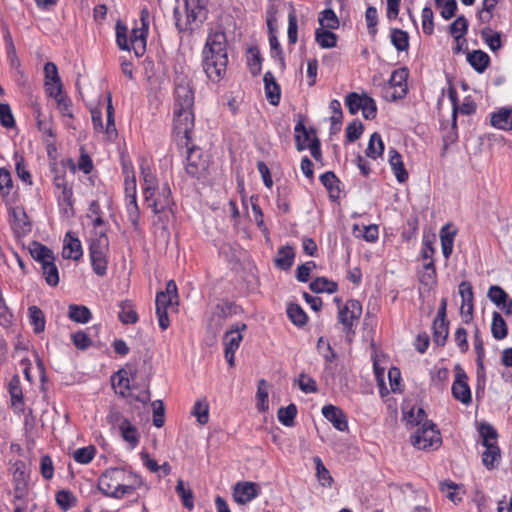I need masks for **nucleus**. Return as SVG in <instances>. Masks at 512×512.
Masks as SVG:
<instances>
[{
	"instance_id": "nucleus-43",
	"label": "nucleus",
	"mask_w": 512,
	"mask_h": 512,
	"mask_svg": "<svg viewBox=\"0 0 512 512\" xmlns=\"http://www.w3.org/2000/svg\"><path fill=\"white\" fill-rule=\"evenodd\" d=\"M192 415L196 417L197 422L205 425L209 421V404L206 398L197 400L191 411Z\"/></svg>"
},
{
	"instance_id": "nucleus-19",
	"label": "nucleus",
	"mask_w": 512,
	"mask_h": 512,
	"mask_svg": "<svg viewBox=\"0 0 512 512\" xmlns=\"http://www.w3.org/2000/svg\"><path fill=\"white\" fill-rule=\"evenodd\" d=\"M258 495V486L253 482L237 483L233 497L237 503L245 504Z\"/></svg>"
},
{
	"instance_id": "nucleus-24",
	"label": "nucleus",
	"mask_w": 512,
	"mask_h": 512,
	"mask_svg": "<svg viewBox=\"0 0 512 512\" xmlns=\"http://www.w3.org/2000/svg\"><path fill=\"white\" fill-rule=\"evenodd\" d=\"M295 256L296 253L292 246H281L274 258V265L281 270L287 271L292 267Z\"/></svg>"
},
{
	"instance_id": "nucleus-6",
	"label": "nucleus",
	"mask_w": 512,
	"mask_h": 512,
	"mask_svg": "<svg viewBox=\"0 0 512 512\" xmlns=\"http://www.w3.org/2000/svg\"><path fill=\"white\" fill-rule=\"evenodd\" d=\"M123 468H110L106 470L98 479L99 491L111 498L121 499L123 498L122 493V482L123 479Z\"/></svg>"
},
{
	"instance_id": "nucleus-11",
	"label": "nucleus",
	"mask_w": 512,
	"mask_h": 512,
	"mask_svg": "<svg viewBox=\"0 0 512 512\" xmlns=\"http://www.w3.org/2000/svg\"><path fill=\"white\" fill-rule=\"evenodd\" d=\"M52 171L55 174L53 177V184L59 191L57 195L59 206L65 205L66 207L70 208L71 211H73L74 198L72 187L68 185V182L64 176V172L60 173L59 170L55 167L52 169Z\"/></svg>"
},
{
	"instance_id": "nucleus-4",
	"label": "nucleus",
	"mask_w": 512,
	"mask_h": 512,
	"mask_svg": "<svg viewBox=\"0 0 512 512\" xmlns=\"http://www.w3.org/2000/svg\"><path fill=\"white\" fill-rule=\"evenodd\" d=\"M412 445L420 450L437 449L441 443L440 431L432 421H425L411 435Z\"/></svg>"
},
{
	"instance_id": "nucleus-62",
	"label": "nucleus",
	"mask_w": 512,
	"mask_h": 512,
	"mask_svg": "<svg viewBox=\"0 0 512 512\" xmlns=\"http://www.w3.org/2000/svg\"><path fill=\"white\" fill-rule=\"evenodd\" d=\"M96 449L94 446L79 448L74 451L73 458L77 463L88 464L95 456Z\"/></svg>"
},
{
	"instance_id": "nucleus-25",
	"label": "nucleus",
	"mask_w": 512,
	"mask_h": 512,
	"mask_svg": "<svg viewBox=\"0 0 512 512\" xmlns=\"http://www.w3.org/2000/svg\"><path fill=\"white\" fill-rule=\"evenodd\" d=\"M8 391L11 397V405L12 407L18 411H23L24 406V397L21 387V381L18 375H14L9 384H8Z\"/></svg>"
},
{
	"instance_id": "nucleus-9",
	"label": "nucleus",
	"mask_w": 512,
	"mask_h": 512,
	"mask_svg": "<svg viewBox=\"0 0 512 512\" xmlns=\"http://www.w3.org/2000/svg\"><path fill=\"white\" fill-rule=\"evenodd\" d=\"M173 122L176 133L183 134L188 144L194 127L193 108H173Z\"/></svg>"
},
{
	"instance_id": "nucleus-59",
	"label": "nucleus",
	"mask_w": 512,
	"mask_h": 512,
	"mask_svg": "<svg viewBox=\"0 0 512 512\" xmlns=\"http://www.w3.org/2000/svg\"><path fill=\"white\" fill-rule=\"evenodd\" d=\"M313 462L315 463L316 476H317L319 482L321 483V485L330 486L333 479L330 475V472L328 471V469L325 467L322 460L320 459V457L315 456L313 458Z\"/></svg>"
},
{
	"instance_id": "nucleus-10",
	"label": "nucleus",
	"mask_w": 512,
	"mask_h": 512,
	"mask_svg": "<svg viewBox=\"0 0 512 512\" xmlns=\"http://www.w3.org/2000/svg\"><path fill=\"white\" fill-rule=\"evenodd\" d=\"M155 190L156 186H151L150 184L144 186L143 195L147 206L151 208L155 214H159L168 209L173 202L168 184H165L166 196L163 199H157V197H155Z\"/></svg>"
},
{
	"instance_id": "nucleus-57",
	"label": "nucleus",
	"mask_w": 512,
	"mask_h": 512,
	"mask_svg": "<svg viewBox=\"0 0 512 512\" xmlns=\"http://www.w3.org/2000/svg\"><path fill=\"white\" fill-rule=\"evenodd\" d=\"M176 492L181 497L183 506L189 510L194 507L193 493L190 488L185 487V483L182 479L177 481Z\"/></svg>"
},
{
	"instance_id": "nucleus-29",
	"label": "nucleus",
	"mask_w": 512,
	"mask_h": 512,
	"mask_svg": "<svg viewBox=\"0 0 512 512\" xmlns=\"http://www.w3.org/2000/svg\"><path fill=\"white\" fill-rule=\"evenodd\" d=\"M122 476L124 479L122 482V493L124 497L126 495H131L143 485V479L141 476L132 471H127L123 468Z\"/></svg>"
},
{
	"instance_id": "nucleus-36",
	"label": "nucleus",
	"mask_w": 512,
	"mask_h": 512,
	"mask_svg": "<svg viewBox=\"0 0 512 512\" xmlns=\"http://www.w3.org/2000/svg\"><path fill=\"white\" fill-rule=\"evenodd\" d=\"M390 40L392 45L399 52L407 51L409 48V34L402 29L392 28L390 31Z\"/></svg>"
},
{
	"instance_id": "nucleus-40",
	"label": "nucleus",
	"mask_w": 512,
	"mask_h": 512,
	"mask_svg": "<svg viewBox=\"0 0 512 512\" xmlns=\"http://www.w3.org/2000/svg\"><path fill=\"white\" fill-rule=\"evenodd\" d=\"M314 293H335L338 289L336 282L327 279L326 277H317L309 285Z\"/></svg>"
},
{
	"instance_id": "nucleus-50",
	"label": "nucleus",
	"mask_w": 512,
	"mask_h": 512,
	"mask_svg": "<svg viewBox=\"0 0 512 512\" xmlns=\"http://www.w3.org/2000/svg\"><path fill=\"white\" fill-rule=\"evenodd\" d=\"M334 302L337 304V307L339 308L338 322L343 325V330H346L348 333L352 326V315L350 317L348 316V304L350 303V300H348L346 305H344L343 307L341 306L342 299L340 297H335Z\"/></svg>"
},
{
	"instance_id": "nucleus-33",
	"label": "nucleus",
	"mask_w": 512,
	"mask_h": 512,
	"mask_svg": "<svg viewBox=\"0 0 512 512\" xmlns=\"http://www.w3.org/2000/svg\"><path fill=\"white\" fill-rule=\"evenodd\" d=\"M321 183L329 192L330 198L337 200L340 198L339 179L331 171L325 172L320 176Z\"/></svg>"
},
{
	"instance_id": "nucleus-38",
	"label": "nucleus",
	"mask_w": 512,
	"mask_h": 512,
	"mask_svg": "<svg viewBox=\"0 0 512 512\" xmlns=\"http://www.w3.org/2000/svg\"><path fill=\"white\" fill-rule=\"evenodd\" d=\"M491 333L496 340L504 339L508 334L507 324L499 312H493Z\"/></svg>"
},
{
	"instance_id": "nucleus-48",
	"label": "nucleus",
	"mask_w": 512,
	"mask_h": 512,
	"mask_svg": "<svg viewBox=\"0 0 512 512\" xmlns=\"http://www.w3.org/2000/svg\"><path fill=\"white\" fill-rule=\"evenodd\" d=\"M296 415L297 407L293 403L286 407H281L277 413L278 420L286 427H292L294 425Z\"/></svg>"
},
{
	"instance_id": "nucleus-5",
	"label": "nucleus",
	"mask_w": 512,
	"mask_h": 512,
	"mask_svg": "<svg viewBox=\"0 0 512 512\" xmlns=\"http://www.w3.org/2000/svg\"><path fill=\"white\" fill-rule=\"evenodd\" d=\"M408 77L409 69L407 67H400L392 72L387 85L384 87V98L388 102H395L407 95Z\"/></svg>"
},
{
	"instance_id": "nucleus-8",
	"label": "nucleus",
	"mask_w": 512,
	"mask_h": 512,
	"mask_svg": "<svg viewBox=\"0 0 512 512\" xmlns=\"http://www.w3.org/2000/svg\"><path fill=\"white\" fill-rule=\"evenodd\" d=\"M208 166V160L203 157L200 148L193 146L187 149L185 171L190 177L196 179L205 177Z\"/></svg>"
},
{
	"instance_id": "nucleus-51",
	"label": "nucleus",
	"mask_w": 512,
	"mask_h": 512,
	"mask_svg": "<svg viewBox=\"0 0 512 512\" xmlns=\"http://www.w3.org/2000/svg\"><path fill=\"white\" fill-rule=\"evenodd\" d=\"M57 505L63 510L68 511L76 505L77 498L69 490H60L55 497Z\"/></svg>"
},
{
	"instance_id": "nucleus-30",
	"label": "nucleus",
	"mask_w": 512,
	"mask_h": 512,
	"mask_svg": "<svg viewBox=\"0 0 512 512\" xmlns=\"http://www.w3.org/2000/svg\"><path fill=\"white\" fill-rule=\"evenodd\" d=\"M433 341L438 347H443L449 335V321L433 320Z\"/></svg>"
},
{
	"instance_id": "nucleus-7",
	"label": "nucleus",
	"mask_w": 512,
	"mask_h": 512,
	"mask_svg": "<svg viewBox=\"0 0 512 512\" xmlns=\"http://www.w3.org/2000/svg\"><path fill=\"white\" fill-rule=\"evenodd\" d=\"M194 91L191 81L186 75H177L174 78V104L173 108H193Z\"/></svg>"
},
{
	"instance_id": "nucleus-12",
	"label": "nucleus",
	"mask_w": 512,
	"mask_h": 512,
	"mask_svg": "<svg viewBox=\"0 0 512 512\" xmlns=\"http://www.w3.org/2000/svg\"><path fill=\"white\" fill-rule=\"evenodd\" d=\"M459 294L462 299V305L460 308V313L463 319V322L468 324L473 319V310H474V293L473 287L470 281H462L459 284Z\"/></svg>"
},
{
	"instance_id": "nucleus-58",
	"label": "nucleus",
	"mask_w": 512,
	"mask_h": 512,
	"mask_svg": "<svg viewBox=\"0 0 512 512\" xmlns=\"http://www.w3.org/2000/svg\"><path fill=\"white\" fill-rule=\"evenodd\" d=\"M491 32V29L489 27L484 28L481 31V37L485 41V43L488 45V47L493 51L496 52L502 47V40H501V34L499 32H495L493 35H489Z\"/></svg>"
},
{
	"instance_id": "nucleus-46",
	"label": "nucleus",
	"mask_w": 512,
	"mask_h": 512,
	"mask_svg": "<svg viewBox=\"0 0 512 512\" xmlns=\"http://www.w3.org/2000/svg\"><path fill=\"white\" fill-rule=\"evenodd\" d=\"M269 33V43L271 47V56L272 58L278 59L280 66L282 69H285V58L284 52L280 45V42L276 36V30H268Z\"/></svg>"
},
{
	"instance_id": "nucleus-42",
	"label": "nucleus",
	"mask_w": 512,
	"mask_h": 512,
	"mask_svg": "<svg viewBox=\"0 0 512 512\" xmlns=\"http://www.w3.org/2000/svg\"><path fill=\"white\" fill-rule=\"evenodd\" d=\"M384 152V143L382 141L381 135L377 132H374L369 140L368 147L366 149V155L369 158L376 159Z\"/></svg>"
},
{
	"instance_id": "nucleus-32",
	"label": "nucleus",
	"mask_w": 512,
	"mask_h": 512,
	"mask_svg": "<svg viewBox=\"0 0 512 512\" xmlns=\"http://www.w3.org/2000/svg\"><path fill=\"white\" fill-rule=\"evenodd\" d=\"M118 318L123 324H135L138 321V314L133 303L129 300L120 302Z\"/></svg>"
},
{
	"instance_id": "nucleus-23",
	"label": "nucleus",
	"mask_w": 512,
	"mask_h": 512,
	"mask_svg": "<svg viewBox=\"0 0 512 512\" xmlns=\"http://www.w3.org/2000/svg\"><path fill=\"white\" fill-rule=\"evenodd\" d=\"M467 62L479 74L486 71L491 63L490 56L483 50H473L467 53Z\"/></svg>"
},
{
	"instance_id": "nucleus-2",
	"label": "nucleus",
	"mask_w": 512,
	"mask_h": 512,
	"mask_svg": "<svg viewBox=\"0 0 512 512\" xmlns=\"http://www.w3.org/2000/svg\"><path fill=\"white\" fill-rule=\"evenodd\" d=\"M208 0H185L184 6L186 11L185 21L181 20V12L178 6L173 10L175 25L177 30L181 32L193 31L194 24L202 23L207 17Z\"/></svg>"
},
{
	"instance_id": "nucleus-17",
	"label": "nucleus",
	"mask_w": 512,
	"mask_h": 512,
	"mask_svg": "<svg viewBox=\"0 0 512 512\" xmlns=\"http://www.w3.org/2000/svg\"><path fill=\"white\" fill-rule=\"evenodd\" d=\"M82 255L83 250L80 240L73 232H67L63 244V258L78 261Z\"/></svg>"
},
{
	"instance_id": "nucleus-34",
	"label": "nucleus",
	"mask_w": 512,
	"mask_h": 512,
	"mask_svg": "<svg viewBox=\"0 0 512 512\" xmlns=\"http://www.w3.org/2000/svg\"><path fill=\"white\" fill-rule=\"evenodd\" d=\"M29 323L36 334L42 333L45 329V316L42 310L37 306L28 308Z\"/></svg>"
},
{
	"instance_id": "nucleus-37",
	"label": "nucleus",
	"mask_w": 512,
	"mask_h": 512,
	"mask_svg": "<svg viewBox=\"0 0 512 512\" xmlns=\"http://www.w3.org/2000/svg\"><path fill=\"white\" fill-rule=\"evenodd\" d=\"M242 339L243 337L238 326L227 331L223 336L224 352H235L239 348Z\"/></svg>"
},
{
	"instance_id": "nucleus-60",
	"label": "nucleus",
	"mask_w": 512,
	"mask_h": 512,
	"mask_svg": "<svg viewBox=\"0 0 512 512\" xmlns=\"http://www.w3.org/2000/svg\"><path fill=\"white\" fill-rule=\"evenodd\" d=\"M42 276L49 286L55 287L59 283V271L55 261L50 262L42 269Z\"/></svg>"
},
{
	"instance_id": "nucleus-49",
	"label": "nucleus",
	"mask_w": 512,
	"mask_h": 512,
	"mask_svg": "<svg viewBox=\"0 0 512 512\" xmlns=\"http://www.w3.org/2000/svg\"><path fill=\"white\" fill-rule=\"evenodd\" d=\"M329 108L332 112L331 115V132L336 133L340 131L341 124H342V109H341V103L334 99L330 102Z\"/></svg>"
},
{
	"instance_id": "nucleus-26",
	"label": "nucleus",
	"mask_w": 512,
	"mask_h": 512,
	"mask_svg": "<svg viewBox=\"0 0 512 512\" xmlns=\"http://www.w3.org/2000/svg\"><path fill=\"white\" fill-rule=\"evenodd\" d=\"M452 224H446L444 225L440 230V241H441V248H442V254L445 259H449L452 252H453V246H454V237L457 234L456 229H452Z\"/></svg>"
},
{
	"instance_id": "nucleus-45",
	"label": "nucleus",
	"mask_w": 512,
	"mask_h": 512,
	"mask_svg": "<svg viewBox=\"0 0 512 512\" xmlns=\"http://www.w3.org/2000/svg\"><path fill=\"white\" fill-rule=\"evenodd\" d=\"M122 438L128 442L133 448L137 446L139 442V433L137 428L131 424V422L124 421L123 426L119 429Z\"/></svg>"
},
{
	"instance_id": "nucleus-64",
	"label": "nucleus",
	"mask_w": 512,
	"mask_h": 512,
	"mask_svg": "<svg viewBox=\"0 0 512 512\" xmlns=\"http://www.w3.org/2000/svg\"><path fill=\"white\" fill-rule=\"evenodd\" d=\"M13 483L14 484H27L28 483V474L26 472V464L21 461L17 460L13 464Z\"/></svg>"
},
{
	"instance_id": "nucleus-1",
	"label": "nucleus",
	"mask_w": 512,
	"mask_h": 512,
	"mask_svg": "<svg viewBox=\"0 0 512 512\" xmlns=\"http://www.w3.org/2000/svg\"><path fill=\"white\" fill-rule=\"evenodd\" d=\"M228 64L227 37L223 31L209 33L203 48V69L207 77L214 81H220Z\"/></svg>"
},
{
	"instance_id": "nucleus-35",
	"label": "nucleus",
	"mask_w": 512,
	"mask_h": 512,
	"mask_svg": "<svg viewBox=\"0 0 512 512\" xmlns=\"http://www.w3.org/2000/svg\"><path fill=\"white\" fill-rule=\"evenodd\" d=\"M419 227V219L416 214H411L407 219L403 226L401 232V238L404 242H411L416 239L417 232Z\"/></svg>"
},
{
	"instance_id": "nucleus-44",
	"label": "nucleus",
	"mask_w": 512,
	"mask_h": 512,
	"mask_svg": "<svg viewBox=\"0 0 512 512\" xmlns=\"http://www.w3.org/2000/svg\"><path fill=\"white\" fill-rule=\"evenodd\" d=\"M315 40L322 48H332L336 45L337 37L330 29L318 28Z\"/></svg>"
},
{
	"instance_id": "nucleus-3",
	"label": "nucleus",
	"mask_w": 512,
	"mask_h": 512,
	"mask_svg": "<svg viewBox=\"0 0 512 512\" xmlns=\"http://www.w3.org/2000/svg\"><path fill=\"white\" fill-rule=\"evenodd\" d=\"M109 240L105 232L92 238L89 245V254L93 271L96 275L103 277L107 272V258L106 252L108 251Z\"/></svg>"
},
{
	"instance_id": "nucleus-47",
	"label": "nucleus",
	"mask_w": 512,
	"mask_h": 512,
	"mask_svg": "<svg viewBox=\"0 0 512 512\" xmlns=\"http://www.w3.org/2000/svg\"><path fill=\"white\" fill-rule=\"evenodd\" d=\"M12 188L13 181L11 173L5 168H0V195L6 202L11 201L9 196Z\"/></svg>"
},
{
	"instance_id": "nucleus-55",
	"label": "nucleus",
	"mask_w": 512,
	"mask_h": 512,
	"mask_svg": "<svg viewBox=\"0 0 512 512\" xmlns=\"http://www.w3.org/2000/svg\"><path fill=\"white\" fill-rule=\"evenodd\" d=\"M319 23L320 28L324 29H336L339 26V20L335 12L332 9H325L320 13Z\"/></svg>"
},
{
	"instance_id": "nucleus-54",
	"label": "nucleus",
	"mask_w": 512,
	"mask_h": 512,
	"mask_svg": "<svg viewBox=\"0 0 512 512\" xmlns=\"http://www.w3.org/2000/svg\"><path fill=\"white\" fill-rule=\"evenodd\" d=\"M289 319L297 326H303L307 322V315L298 304H290L287 308Z\"/></svg>"
},
{
	"instance_id": "nucleus-15",
	"label": "nucleus",
	"mask_w": 512,
	"mask_h": 512,
	"mask_svg": "<svg viewBox=\"0 0 512 512\" xmlns=\"http://www.w3.org/2000/svg\"><path fill=\"white\" fill-rule=\"evenodd\" d=\"M467 379L468 377L464 372L457 373L451 388L453 397L465 405H469L472 402L471 390Z\"/></svg>"
},
{
	"instance_id": "nucleus-61",
	"label": "nucleus",
	"mask_w": 512,
	"mask_h": 512,
	"mask_svg": "<svg viewBox=\"0 0 512 512\" xmlns=\"http://www.w3.org/2000/svg\"><path fill=\"white\" fill-rule=\"evenodd\" d=\"M45 81L56 83L57 91L63 89L61 78L58 74V68L53 62H47L44 65Z\"/></svg>"
},
{
	"instance_id": "nucleus-20",
	"label": "nucleus",
	"mask_w": 512,
	"mask_h": 512,
	"mask_svg": "<svg viewBox=\"0 0 512 512\" xmlns=\"http://www.w3.org/2000/svg\"><path fill=\"white\" fill-rule=\"evenodd\" d=\"M388 156L389 164L397 181L399 183L406 182L409 175L404 166L402 155L395 148H390L388 151Z\"/></svg>"
},
{
	"instance_id": "nucleus-39",
	"label": "nucleus",
	"mask_w": 512,
	"mask_h": 512,
	"mask_svg": "<svg viewBox=\"0 0 512 512\" xmlns=\"http://www.w3.org/2000/svg\"><path fill=\"white\" fill-rule=\"evenodd\" d=\"M354 237H361L369 243H375L379 238V228L376 224H370L362 228L354 224Z\"/></svg>"
},
{
	"instance_id": "nucleus-13",
	"label": "nucleus",
	"mask_w": 512,
	"mask_h": 512,
	"mask_svg": "<svg viewBox=\"0 0 512 512\" xmlns=\"http://www.w3.org/2000/svg\"><path fill=\"white\" fill-rule=\"evenodd\" d=\"M156 310H165L173 305H178V290L174 280H169L166 283L165 291H160L156 294Z\"/></svg>"
},
{
	"instance_id": "nucleus-27",
	"label": "nucleus",
	"mask_w": 512,
	"mask_h": 512,
	"mask_svg": "<svg viewBox=\"0 0 512 512\" xmlns=\"http://www.w3.org/2000/svg\"><path fill=\"white\" fill-rule=\"evenodd\" d=\"M483 446L485 451L482 453V463L486 469L493 470L501 460V449L497 443Z\"/></svg>"
},
{
	"instance_id": "nucleus-22",
	"label": "nucleus",
	"mask_w": 512,
	"mask_h": 512,
	"mask_svg": "<svg viewBox=\"0 0 512 512\" xmlns=\"http://www.w3.org/2000/svg\"><path fill=\"white\" fill-rule=\"evenodd\" d=\"M263 81L267 100L271 105L277 106L280 102L281 90L274 75L270 71L266 72Z\"/></svg>"
},
{
	"instance_id": "nucleus-41",
	"label": "nucleus",
	"mask_w": 512,
	"mask_h": 512,
	"mask_svg": "<svg viewBox=\"0 0 512 512\" xmlns=\"http://www.w3.org/2000/svg\"><path fill=\"white\" fill-rule=\"evenodd\" d=\"M469 28V22L464 15H459L449 26L450 34L455 38L456 41L463 38Z\"/></svg>"
},
{
	"instance_id": "nucleus-14",
	"label": "nucleus",
	"mask_w": 512,
	"mask_h": 512,
	"mask_svg": "<svg viewBox=\"0 0 512 512\" xmlns=\"http://www.w3.org/2000/svg\"><path fill=\"white\" fill-rule=\"evenodd\" d=\"M361 110L366 120H374L377 116L376 101L366 93L358 94L354 92V114Z\"/></svg>"
},
{
	"instance_id": "nucleus-21",
	"label": "nucleus",
	"mask_w": 512,
	"mask_h": 512,
	"mask_svg": "<svg viewBox=\"0 0 512 512\" xmlns=\"http://www.w3.org/2000/svg\"><path fill=\"white\" fill-rule=\"evenodd\" d=\"M490 124L497 129L512 130V108L502 107L490 114Z\"/></svg>"
},
{
	"instance_id": "nucleus-52",
	"label": "nucleus",
	"mask_w": 512,
	"mask_h": 512,
	"mask_svg": "<svg viewBox=\"0 0 512 512\" xmlns=\"http://www.w3.org/2000/svg\"><path fill=\"white\" fill-rule=\"evenodd\" d=\"M487 296L498 307H505L508 300L507 292L498 285L490 286Z\"/></svg>"
},
{
	"instance_id": "nucleus-53",
	"label": "nucleus",
	"mask_w": 512,
	"mask_h": 512,
	"mask_svg": "<svg viewBox=\"0 0 512 512\" xmlns=\"http://www.w3.org/2000/svg\"><path fill=\"white\" fill-rule=\"evenodd\" d=\"M479 434L482 438V445L497 443L498 432L491 424L486 422L481 423L479 427Z\"/></svg>"
},
{
	"instance_id": "nucleus-28",
	"label": "nucleus",
	"mask_w": 512,
	"mask_h": 512,
	"mask_svg": "<svg viewBox=\"0 0 512 512\" xmlns=\"http://www.w3.org/2000/svg\"><path fill=\"white\" fill-rule=\"evenodd\" d=\"M11 214L14 218L12 227L18 236L27 235L31 231V224L27 220V215L23 210L13 208Z\"/></svg>"
},
{
	"instance_id": "nucleus-31",
	"label": "nucleus",
	"mask_w": 512,
	"mask_h": 512,
	"mask_svg": "<svg viewBox=\"0 0 512 512\" xmlns=\"http://www.w3.org/2000/svg\"><path fill=\"white\" fill-rule=\"evenodd\" d=\"M68 317L71 321L85 324L92 317L91 311L84 305L70 304L68 306Z\"/></svg>"
},
{
	"instance_id": "nucleus-16",
	"label": "nucleus",
	"mask_w": 512,
	"mask_h": 512,
	"mask_svg": "<svg viewBox=\"0 0 512 512\" xmlns=\"http://www.w3.org/2000/svg\"><path fill=\"white\" fill-rule=\"evenodd\" d=\"M323 416L332 423V425L339 431L348 430V420L344 412L337 406L332 404L325 405L322 408Z\"/></svg>"
},
{
	"instance_id": "nucleus-63",
	"label": "nucleus",
	"mask_w": 512,
	"mask_h": 512,
	"mask_svg": "<svg viewBox=\"0 0 512 512\" xmlns=\"http://www.w3.org/2000/svg\"><path fill=\"white\" fill-rule=\"evenodd\" d=\"M458 488L459 486L451 480H445L439 484L440 491L447 492V498L455 504H458L462 501V497L458 496V494L455 492V490Z\"/></svg>"
},
{
	"instance_id": "nucleus-56",
	"label": "nucleus",
	"mask_w": 512,
	"mask_h": 512,
	"mask_svg": "<svg viewBox=\"0 0 512 512\" xmlns=\"http://www.w3.org/2000/svg\"><path fill=\"white\" fill-rule=\"evenodd\" d=\"M267 382L264 379L259 380L257 387V408L261 412H265L268 410V391H267Z\"/></svg>"
},
{
	"instance_id": "nucleus-18",
	"label": "nucleus",
	"mask_w": 512,
	"mask_h": 512,
	"mask_svg": "<svg viewBox=\"0 0 512 512\" xmlns=\"http://www.w3.org/2000/svg\"><path fill=\"white\" fill-rule=\"evenodd\" d=\"M31 257L41 265V270L50 262L55 261L53 251L38 241H32L29 245Z\"/></svg>"
}]
</instances>
